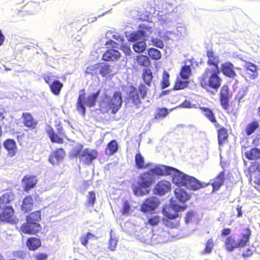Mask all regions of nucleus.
Masks as SVG:
<instances>
[{"label":"nucleus","instance_id":"nucleus-1","mask_svg":"<svg viewBox=\"0 0 260 260\" xmlns=\"http://www.w3.org/2000/svg\"><path fill=\"white\" fill-rule=\"evenodd\" d=\"M149 170L139 175L136 184L133 185L134 194L137 197L148 194L150 192V187L153 184L157 177L164 176L165 165H155L150 167Z\"/></svg>","mask_w":260,"mask_h":260},{"label":"nucleus","instance_id":"nucleus-2","mask_svg":"<svg viewBox=\"0 0 260 260\" xmlns=\"http://www.w3.org/2000/svg\"><path fill=\"white\" fill-rule=\"evenodd\" d=\"M153 31V28L146 24L139 25V29L136 31H126L125 36L129 42H136L133 45V48L137 53L143 52L146 49V39Z\"/></svg>","mask_w":260,"mask_h":260},{"label":"nucleus","instance_id":"nucleus-3","mask_svg":"<svg viewBox=\"0 0 260 260\" xmlns=\"http://www.w3.org/2000/svg\"><path fill=\"white\" fill-rule=\"evenodd\" d=\"M220 69L208 67L199 78L201 86L204 89L210 88L216 91L221 85V79L219 77Z\"/></svg>","mask_w":260,"mask_h":260},{"label":"nucleus","instance_id":"nucleus-4","mask_svg":"<svg viewBox=\"0 0 260 260\" xmlns=\"http://www.w3.org/2000/svg\"><path fill=\"white\" fill-rule=\"evenodd\" d=\"M186 206H183L171 200L170 206L163 208L162 213L166 217L162 218V223L169 228H174L178 226L179 220L178 212L185 210Z\"/></svg>","mask_w":260,"mask_h":260},{"label":"nucleus","instance_id":"nucleus-5","mask_svg":"<svg viewBox=\"0 0 260 260\" xmlns=\"http://www.w3.org/2000/svg\"><path fill=\"white\" fill-rule=\"evenodd\" d=\"M99 154L95 149L86 148L83 149L81 144L76 145L72 150L71 155L74 157H78L81 162L86 165H90Z\"/></svg>","mask_w":260,"mask_h":260},{"label":"nucleus","instance_id":"nucleus-6","mask_svg":"<svg viewBox=\"0 0 260 260\" xmlns=\"http://www.w3.org/2000/svg\"><path fill=\"white\" fill-rule=\"evenodd\" d=\"M100 92V91L98 90L86 96L85 91L84 89L79 91L76 103V109L83 116L86 113V106L91 108L95 105Z\"/></svg>","mask_w":260,"mask_h":260},{"label":"nucleus","instance_id":"nucleus-7","mask_svg":"<svg viewBox=\"0 0 260 260\" xmlns=\"http://www.w3.org/2000/svg\"><path fill=\"white\" fill-rule=\"evenodd\" d=\"M166 167L170 168V169H165L164 171V176L172 175V182L178 187L181 186H185L186 185L189 175L184 174L179 170L169 166H166Z\"/></svg>","mask_w":260,"mask_h":260},{"label":"nucleus","instance_id":"nucleus-8","mask_svg":"<svg viewBox=\"0 0 260 260\" xmlns=\"http://www.w3.org/2000/svg\"><path fill=\"white\" fill-rule=\"evenodd\" d=\"M56 127L57 134L56 133L53 128L49 125L46 126L45 131L52 143L62 144L63 140L62 137H63L68 139L67 136L64 129L60 124H58L56 125Z\"/></svg>","mask_w":260,"mask_h":260},{"label":"nucleus","instance_id":"nucleus-9","mask_svg":"<svg viewBox=\"0 0 260 260\" xmlns=\"http://www.w3.org/2000/svg\"><path fill=\"white\" fill-rule=\"evenodd\" d=\"M160 204L159 200L155 197H151L145 200L141 205V211L143 213H147L154 211Z\"/></svg>","mask_w":260,"mask_h":260},{"label":"nucleus","instance_id":"nucleus-10","mask_svg":"<svg viewBox=\"0 0 260 260\" xmlns=\"http://www.w3.org/2000/svg\"><path fill=\"white\" fill-rule=\"evenodd\" d=\"M122 94L120 91H116L114 92L111 99L108 103V106L113 114H115L121 108L122 104Z\"/></svg>","mask_w":260,"mask_h":260},{"label":"nucleus","instance_id":"nucleus-11","mask_svg":"<svg viewBox=\"0 0 260 260\" xmlns=\"http://www.w3.org/2000/svg\"><path fill=\"white\" fill-rule=\"evenodd\" d=\"M127 101L129 104L138 106L141 103L140 97L138 89L133 85L128 86L126 88Z\"/></svg>","mask_w":260,"mask_h":260},{"label":"nucleus","instance_id":"nucleus-12","mask_svg":"<svg viewBox=\"0 0 260 260\" xmlns=\"http://www.w3.org/2000/svg\"><path fill=\"white\" fill-rule=\"evenodd\" d=\"M171 188V184L169 181L161 180L158 182L153 189L155 194L162 196L169 192Z\"/></svg>","mask_w":260,"mask_h":260},{"label":"nucleus","instance_id":"nucleus-13","mask_svg":"<svg viewBox=\"0 0 260 260\" xmlns=\"http://www.w3.org/2000/svg\"><path fill=\"white\" fill-rule=\"evenodd\" d=\"M41 229V225L39 223H35L28 220H26V223H24L21 227V231L28 234H35L38 232Z\"/></svg>","mask_w":260,"mask_h":260},{"label":"nucleus","instance_id":"nucleus-14","mask_svg":"<svg viewBox=\"0 0 260 260\" xmlns=\"http://www.w3.org/2000/svg\"><path fill=\"white\" fill-rule=\"evenodd\" d=\"M66 154L63 148H58L53 151L49 157V160L53 165H57L61 162Z\"/></svg>","mask_w":260,"mask_h":260},{"label":"nucleus","instance_id":"nucleus-15","mask_svg":"<svg viewBox=\"0 0 260 260\" xmlns=\"http://www.w3.org/2000/svg\"><path fill=\"white\" fill-rule=\"evenodd\" d=\"M37 177L34 175H26L22 179V184L25 191L33 188L37 183Z\"/></svg>","mask_w":260,"mask_h":260},{"label":"nucleus","instance_id":"nucleus-16","mask_svg":"<svg viewBox=\"0 0 260 260\" xmlns=\"http://www.w3.org/2000/svg\"><path fill=\"white\" fill-rule=\"evenodd\" d=\"M0 220L10 222L13 219L14 210L12 206H6L0 208Z\"/></svg>","mask_w":260,"mask_h":260},{"label":"nucleus","instance_id":"nucleus-17","mask_svg":"<svg viewBox=\"0 0 260 260\" xmlns=\"http://www.w3.org/2000/svg\"><path fill=\"white\" fill-rule=\"evenodd\" d=\"M221 71L224 76L230 78H234L237 76V74L234 71V66L230 61L221 64Z\"/></svg>","mask_w":260,"mask_h":260},{"label":"nucleus","instance_id":"nucleus-18","mask_svg":"<svg viewBox=\"0 0 260 260\" xmlns=\"http://www.w3.org/2000/svg\"><path fill=\"white\" fill-rule=\"evenodd\" d=\"M14 199V194L11 191L4 193L0 196V208L6 206H12L10 204Z\"/></svg>","mask_w":260,"mask_h":260},{"label":"nucleus","instance_id":"nucleus-19","mask_svg":"<svg viewBox=\"0 0 260 260\" xmlns=\"http://www.w3.org/2000/svg\"><path fill=\"white\" fill-rule=\"evenodd\" d=\"M4 148L8 152V155L10 157L14 156L17 152V145L14 140L8 139L3 143Z\"/></svg>","mask_w":260,"mask_h":260},{"label":"nucleus","instance_id":"nucleus-20","mask_svg":"<svg viewBox=\"0 0 260 260\" xmlns=\"http://www.w3.org/2000/svg\"><path fill=\"white\" fill-rule=\"evenodd\" d=\"M135 161L136 167L138 169H148L153 166V165H155L152 163H147L145 164L144 158L140 151H138L136 154Z\"/></svg>","mask_w":260,"mask_h":260},{"label":"nucleus","instance_id":"nucleus-21","mask_svg":"<svg viewBox=\"0 0 260 260\" xmlns=\"http://www.w3.org/2000/svg\"><path fill=\"white\" fill-rule=\"evenodd\" d=\"M207 56L208 58L207 63L209 66H212V69H220L218 64L220 62L219 57L215 55L212 50H208L207 51Z\"/></svg>","mask_w":260,"mask_h":260},{"label":"nucleus","instance_id":"nucleus-22","mask_svg":"<svg viewBox=\"0 0 260 260\" xmlns=\"http://www.w3.org/2000/svg\"><path fill=\"white\" fill-rule=\"evenodd\" d=\"M185 187L193 190H198L203 187L202 183L196 178L189 176Z\"/></svg>","mask_w":260,"mask_h":260},{"label":"nucleus","instance_id":"nucleus-23","mask_svg":"<svg viewBox=\"0 0 260 260\" xmlns=\"http://www.w3.org/2000/svg\"><path fill=\"white\" fill-rule=\"evenodd\" d=\"M120 57V52L115 49L108 50L103 55V59L106 61H115Z\"/></svg>","mask_w":260,"mask_h":260},{"label":"nucleus","instance_id":"nucleus-24","mask_svg":"<svg viewBox=\"0 0 260 260\" xmlns=\"http://www.w3.org/2000/svg\"><path fill=\"white\" fill-rule=\"evenodd\" d=\"M174 193L176 199L181 203H184L190 198V195L183 188L178 187L175 189Z\"/></svg>","mask_w":260,"mask_h":260},{"label":"nucleus","instance_id":"nucleus-25","mask_svg":"<svg viewBox=\"0 0 260 260\" xmlns=\"http://www.w3.org/2000/svg\"><path fill=\"white\" fill-rule=\"evenodd\" d=\"M241 235V238L237 241L239 248L244 247L249 242L251 231L249 228H247L243 231Z\"/></svg>","mask_w":260,"mask_h":260},{"label":"nucleus","instance_id":"nucleus-26","mask_svg":"<svg viewBox=\"0 0 260 260\" xmlns=\"http://www.w3.org/2000/svg\"><path fill=\"white\" fill-rule=\"evenodd\" d=\"M34 207V200L31 196L25 197L22 201L21 209L25 212L30 211Z\"/></svg>","mask_w":260,"mask_h":260},{"label":"nucleus","instance_id":"nucleus-27","mask_svg":"<svg viewBox=\"0 0 260 260\" xmlns=\"http://www.w3.org/2000/svg\"><path fill=\"white\" fill-rule=\"evenodd\" d=\"M244 67L251 79H253L257 77V67L255 64L249 62H246Z\"/></svg>","mask_w":260,"mask_h":260},{"label":"nucleus","instance_id":"nucleus-28","mask_svg":"<svg viewBox=\"0 0 260 260\" xmlns=\"http://www.w3.org/2000/svg\"><path fill=\"white\" fill-rule=\"evenodd\" d=\"M23 123L25 126L35 128L37 122L34 119L32 115L29 113H24L22 115Z\"/></svg>","mask_w":260,"mask_h":260},{"label":"nucleus","instance_id":"nucleus-29","mask_svg":"<svg viewBox=\"0 0 260 260\" xmlns=\"http://www.w3.org/2000/svg\"><path fill=\"white\" fill-rule=\"evenodd\" d=\"M225 245L226 249L230 252L234 251L235 248H239L238 242L236 241L235 237L233 236H230L226 238Z\"/></svg>","mask_w":260,"mask_h":260},{"label":"nucleus","instance_id":"nucleus-30","mask_svg":"<svg viewBox=\"0 0 260 260\" xmlns=\"http://www.w3.org/2000/svg\"><path fill=\"white\" fill-rule=\"evenodd\" d=\"M118 149V145L115 140L110 141L107 146L105 154L107 155L111 156L114 154Z\"/></svg>","mask_w":260,"mask_h":260},{"label":"nucleus","instance_id":"nucleus-31","mask_svg":"<svg viewBox=\"0 0 260 260\" xmlns=\"http://www.w3.org/2000/svg\"><path fill=\"white\" fill-rule=\"evenodd\" d=\"M26 245L30 250H35L41 246L40 239L36 237L29 238Z\"/></svg>","mask_w":260,"mask_h":260},{"label":"nucleus","instance_id":"nucleus-32","mask_svg":"<svg viewBox=\"0 0 260 260\" xmlns=\"http://www.w3.org/2000/svg\"><path fill=\"white\" fill-rule=\"evenodd\" d=\"M245 157L249 160H256L260 158V149L255 147L245 153Z\"/></svg>","mask_w":260,"mask_h":260},{"label":"nucleus","instance_id":"nucleus-33","mask_svg":"<svg viewBox=\"0 0 260 260\" xmlns=\"http://www.w3.org/2000/svg\"><path fill=\"white\" fill-rule=\"evenodd\" d=\"M51 92L55 95H58L63 87V84L58 80L54 81L49 86Z\"/></svg>","mask_w":260,"mask_h":260},{"label":"nucleus","instance_id":"nucleus-34","mask_svg":"<svg viewBox=\"0 0 260 260\" xmlns=\"http://www.w3.org/2000/svg\"><path fill=\"white\" fill-rule=\"evenodd\" d=\"M224 172H221L216 177L214 181L212 183V186L215 189H218L223 184L225 180Z\"/></svg>","mask_w":260,"mask_h":260},{"label":"nucleus","instance_id":"nucleus-35","mask_svg":"<svg viewBox=\"0 0 260 260\" xmlns=\"http://www.w3.org/2000/svg\"><path fill=\"white\" fill-rule=\"evenodd\" d=\"M95 68L99 71L100 74L103 76L105 77L111 71V66L108 64H99L95 65Z\"/></svg>","mask_w":260,"mask_h":260},{"label":"nucleus","instance_id":"nucleus-36","mask_svg":"<svg viewBox=\"0 0 260 260\" xmlns=\"http://www.w3.org/2000/svg\"><path fill=\"white\" fill-rule=\"evenodd\" d=\"M203 114L213 123L217 122L212 110L207 107H200Z\"/></svg>","mask_w":260,"mask_h":260},{"label":"nucleus","instance_id":"nucleus-37","mask_svg":"<svg viewBox=\"0 0 260 260\" xmlns=\"http://www.w3.org/2000/svg\"><path fill=\"white\" fill-rule=\"evenodd\" d=\"M143 80L148 87H150L153 79L152 73L150 69H144L143 72Z\"/></svg>","mask_w":260,"mask_h":260},{"label":"nucleus","instance_id":"nucleus-38","mask_svg":"<svg viewBox=\"0 0 260 260\" xmlns=\"http://www.w3.org/2000/svg\"><path fill=\"white\" fill-rule=\"evenodd\" d=\"M148 56L153 60H158L161 57V52L157 49L150 48L148 49Z\"/></svg>","mask_w":260,"mask_h":260},{"label":"nucleus","instance_id":"nucleus-39","mask_svg":"<svg viewBox=\"0 0 260 260\" xmlns=\"http://www.w3.org/2000/svg\"><path fill=\"white\" fill-rule=\"evenodd\" d=\"M41 214L40 211H37L30 213L26 216V220L34 222L35 223H38L41 220Z\"/></svg>","mask_w":260,"mask_h":260},{"label":"nucleus","instance_id":"nucleus-40","mask_svg":"<svg viewBox=\"0 0 260 260\" xmlns=\"http://www.w3.org/2000/svg\"><path fill=\"white\" fill-rule=\"evenodd\" d=\"M228 135L226 129L222 127L218 131V141L219 145H221L223 142L227 140Z\"/></svg>","mask_w":260,"mask_h":260},{"label":"nucleus","instance_id":"nucleus-41","mask_svg":"<svg viewBox=\"0 0 260 260\" xmlns=\"http://www.w3.org/2000/svg\"><path fill=\"white\" fill-rule=\"evenodd\" d=\"M137 62L140 66L147 67L151 62L148 56L144 55H138L137 57Z\"/></svg>","mask_w":260,"mask_h":260},{"label":"nucleus","instance_id":"nucleus-42","mask_svg":"<svg viewBox=\"0 0 260 260\" xmlns=\"http://www.w3.org/2000/svg\"><path fill=\"white\" fill-rule=\"evenodd\" d=\"M191 70L189 66H183L180 72V75L183 80H187L191 75Z\"/></svg>","mask_w":260,"mask_h":260},{"label":"nucleus","instance_id":"nucleus-43","mask_svg":"<svg viewBox=\"0 0 260 260\" xmlns=\"http://www.w3.org/2000/svg\"><path fill=\"white\" fill-rule=\"evenodd\" d=\"M258 127V123L257 121H253L246 126L245 133L247 136H250Z\"/></svg>","mask_w":260,"mask_h":260},{"label":"nucleus","instance_id":"nucleus-44","mask_svg":"<svg viewBox=\"0 0 260 260\" xmlns=\"http://www.w3.org/2000/svg\"><path fill=\"white\" fill-rule=\"evenodd\" d=\"M168 110L166 108H158L154 119H160L165 118L168 114Z\"/></svg>","mask_w":260,"mask_h":260},{"label":"nucleus","instance_id":"nucleus-45","mask_svg":"<svg viewBox=\"0 0 260 260\" xmlns=\"http://www.w3.org/2000/svg\"><path fill=\"white\" fill-rule=\"evenodd\" d=\"M161 219V217L157 215H151L148 217V223L152 226H155L157 225Z\"/></svg>","mask_w":260,"mask_h":260},{"label":"nucleus","instance_id":"nucleus-46","mask_svg":"<svg viewBox=\"0 0 260 260\" xmlns=\"http://www.w3.org/2000/svg\"><path fill=\"white\" fill-rule=\"evenodd\" d=\"M176 36L179 39H183L187 36L186 28L184 26H178L176 27Z\"/></svg>","mask_w":260,"mask_h":260},{"label":"nucleus","instance_id":"nucleus-47","mask_svg":"<svg viewBox=\"0 0 260 260\" xmlns=\"http://www.w3.org/2000/svg\"><path fill=\"white\" fill-rule=\"evenodd\" d=\"M94 237L95 236L94 235L90 232H88L86 234L82 235L80 237L79 240L81 243L86 247L88 243V240Z\"/></svg>","mask_w":260,"mask_h":260},{"label":"nucleus","instance_id":"nucleus-48","mask_svg":"<svg viewBox=\"0 0 260 260\" xmlns=\"http://www.w3.org/2000/svg\"><path fill=\"white\" fill-rule=\"evenodd\" d=\"M87 203L86 206L93 207L96 200L95 194L93 191H90L88 192L87 196Z\"/></svg>","mask_w":260,"mask_h":260},{"label":"nucleus","instance_id":"nucleus-49","mask_svg":"<svg viewBox=\"0 0 260 260\" xmlns=\"http://www.w3.org/2000/svg\"><path fill=\"white\" fill-rule=\"evenodd\" d=\"M118 240L117 238L113 236L112 235V231L111 230L110 232V239L109 243V249L111 251H114L115 250L116 247V245L117 244Z\"/></svg>","mask_w":260,"mask_h":260},{"label":"nucleus","instance_id":"nucleus-50","mask_svg":"<svg viewBox=\"0 0 260 260\" xmlns=\"http://www.w3.org/2000/svg\"><path fill=\"white\" fill-rule=\"evenodd\" d=\"M149 87L144 84H140L138 87V90L142 99H144L147 96Z\"/></svg>","mask_w":260,"mask_h":260},{"label":"nucleus","instance_id":"nucleus-51","mask_svg":"<svg viewBox=\"0 0 260 260\" xmlns=\"http://www.w3.org/2000/svg\"><path fill=\"white\" fill-rule=\"evenodd\" d=\"M131 206L127 201H124L122 205L121 213L124 215H128L130 214Z\"/></svg>","mask_w":260,"mask_h":260},{"label":"nucleus","instance_id":"nucleus-52","mask_svg":"<svg viewBox=\"0 0 260 260\" xmlns=\"http://www.w3.org/2000/svg\"><path fill=\"white\" fill-rule=\"evenodd\" d=\"M149 42H150L149 43L150 45H152L157 48L162 49L164 47L163 41L157 38H152Z\"/></svg>","mask_w":260,"mask_h":260},{"label":"nucleus","instance_id":"nucleus-53","mask_svg":"<svg viewBox=\"0 0 260 260\" xmlns=\"http://www.w3.org/2000/svg\"><path fill=\"white\" fill-rule=\"evenodd\" d=\"M170 75L166 71H164L162 75V80L161 81V88L165 89L170 85L169 79Z\"/></svg>","mask_w":260,"mask_h":260},{"label":"nucleus","instance_id":"nucleus-54","mask_svg":"<svg viewBox=\"0 0 260 260\" xmlns=\"http://www.w3.org/2000/svg\"><path fill=\"white\" fill-rule=\"evenodd\" d=\"M188 83L189 82L187 81H182L181 80H178L176 81L174 85V89L178 90L184 89L188 86Z\"/></svg>","mask_w":260,"mask_h":260},{"label":"nucleus","instance_id":"nucleus-55","mask_svg":"<svg viewBox=\"0 0 260 260\" xmlns=\"http://www.w3.org/2000/svg\"><path fill=\"white\" fill-rule=\"evenodd\" d=\"M229 96H220V102L221 106L225 110L229 109Z\"/></svg>","mask_w":260,"mask_h":260},{"label":"nucleus","instance_id":"nucleus-56","mask_svg":"<svg viewBox=\"0 0 260 260\" xmlns=\"http://www.w3.org/2000/svg\"><path fill=\"white\" fill-rule=\"evenodd\" d=\"M214 246V243L211 239H209L206 244L205 248L203 252L204 254H210Z\"/></svg>","mask_w":260,"mask_h":260},{"label":"nucleus","instance_id":"nucleus-57","mask_svg":"<svg viewBox=\"0 0 260 260\" xmlns=\"http://www.w3.org/2000/svg\"><path fill=\"white\" fill-rule=\"evenodd\" d=\"M43 77L46 83H47L49 86L54 81V80H55L54 79V76L52 75V73H50L43 75Z\"/></svg>","mask_w":260,"mask_h":260},{"label":"nucleus","instance_id":"nucleus-58","mask_svg":"<svg viewBox=\"0 0 260 260\" xmlns=\"http://www.w3.org/2000/svg\"><path fill=\"white\" fill-rule=\"evenodd\" d=\"M195 215L196 213L193 211L188 212L186 214V216L185 217V223L188 224L191 222L192 220V219L194 218Z\"/></svg>","mask_w":260,"mask_h":260},{"label":"nucleus","instance_id":"nucleus-59","mask_svg":"<svg viewBox=\"0 0 260 260\" xmlns=\"http://www.w3.org/2000/svg\"><path fill=\"white\" fill-rule=\"evenodd\" d=\"M246 91L244 89L240 90L238 94L237 95L236 99L238 100L239 103H241L244 101L243 98L246 95Z\"/></svg>","mask_w":260,"mask_h":260},{"label":"nucleus","instance_id":"nucleus-60","mask_svg":"<svg viewBox=\"0 0 260 260\" xmlns=\"http://www.w3.org/2000/svg\"><path fill=\"white\" fill-rule=\"evenodd\" d=\"M48 255L46 253H39L34 255V260H46Z\"/></svg>","mask_w":260,"mask_h":260},{"label":"nucleus","instance_id":"nucleus-61","mask_svg":"<svg viewBox=\"0 0 260 260\" xmlns=\"http://www.w3.org/2000/svg\"><path fill=\"white\" fill-rule=\"evenodd\" d=\"M121 49L126 55H131L132 53L130 47L127 45H121Z\"/></svg>","mask_w":260,"mask_h":260},{"label":"nucleus","instance_id":"nucleus-62","mask_svg":"<svg viewBox=\"0 0 260 260\" xmlns=\"http://www.w3.org/2000/svg\"><path fill=\"white\" fill-rule=\"evenodd\" d=\"M220 96H229V89L228 86L224 85L220 90Z\"/></svg>","mask_w":260,"mask_h":260},{"label":"nucleus","instance_id":"nucleus-63","mask_svg":"<svg viewBox=\"0 0 260 260\" xmlns=\"http://www.w3.org/2000/svg\"><path fill=\"white\" fill-rule=\"evenodd\" d=\"M180 107L186 108H190L191 102L189 101L185 100L180 105Z\"/></svg>","mask_w":260,"mask_h":260},{"label":"nucleus","instance_id":"nucleus-64","mask_svg":"<svg viewBox=\"0 0 260 260\" xmlns=\"http://www.w3.org/2000/svg\"><path fill=\"white\" fill-rule=\"evenodd\" d=\"M113 38L118 41L121 42L122 43L124 42V39L123 36H121L119 35L116 34L113 35Z\"/></svg>","mask_w":260,"mask_h":260}]
</instances>
